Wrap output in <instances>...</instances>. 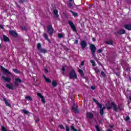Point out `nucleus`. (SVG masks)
<instances>
[{
    "label": "nucleus",
    "mask_w": 131,
    "mask_h": 131,
    "mask_svg": "<svg viewBox=\"0 0 131 131\" xmlns=\"http://www.w3.org/2000/svg\"><path fill=\"white\" fill-rule=\"evenodd\" d=\"M70 78L72 79H75L77 78V75H76V73L74 70H72L70 73Z\"/></svg>",
    "instance_id": "obj_1"
},
{
    "label": "nucleus",
    "mask_w": 131,
    "mask_h": 131,
    "mask_svg": "<svg viewBox=\"0 0 131 131\" xmlns=\"http://www.w3.org/2000/svg\"><path fill=\"white\" fill-rule=\"evenodd\" d=\"M47 32L50 35H53V33H54V29H53V27H52V26H48L47 27Z\"/></svg>",
    "instance_id": "obj_2"
},
{
    "label": "nucleus",
    "mask_w": 131,
    "mask_h": 131,
    "mask_svg": "<svg viewBox=\"0 0 131 131\" xmlns=\"http://www.w3.org/2000/svg\"><path fill=\"white\" fill-rule=\"evenodd\" d=\"M90 49L91 50L92 55L95 56V54L96 53V46L93 44H91L90 46Z\"/></svg>",
    "instance_id": "obj_3"
},
{
    "label": "nucleus",
    "mask_w": 131,
    "mask_h": 131,
    "mask_svg": "<svg viewBox=\"0 0 131 131\" xmlns=\"http://www.w3.org/2000/svg\"><path fill=\"white\" fill-rule=\"evenodd\" d=\"M69 24L73 31H76V28H75V25L71 21H69Z\"/></svg>",
    "instance_id": "obj_4"
},
{
    "label": "nucleus",
    "mask_w": 131,
    "mask_h": 131,
    "mask_svg": "<svg viewBox=\"0 0 131 131\" xmlns=\"http://www.w3.org/2000/svg\"><path fill=\"white\" fill-rule=\"evenodd\" d=\"M1 70L4 73H6V74H10V75L12 74L8 69H6V68L3 67H1Z\"/></svg>",
    "instance_id": "obj_5"
},
{
    "label": "nucleus",
    "mask_w": 131,
    "mask_h": 131,
    "mask_svg": "<svg viewBox=\"0 0 131 131\" xmlns=\"http://www.w3.org/2000/svg\"><path fill=\"white\" fill-rule=\"evenodd\" d=\"M37 95L38 97H39V98H41V102H42V103H46V100H45V97L43 96H42L41 93H37Z\"/></svg>",
    "instance_id": "obj_6"
},
{
    "label": "nucleus",
    "mask_w": 131,
    "mask_h": 131,
    "mask_svg": "<svg viewBox=\"0 0 131 131\" xmlns=\"http://www.w3.org/2000/svg\"><path fill=\"white\" fill-rule=\"evenodd\" d=\"M80 45L82 49H84L85 48H86L88 44H86V42H85V41L83 40L81 41Z\"/></svg>",
    "instance_id": "obj_7"
},
{
    "label": "nucleus",
    "mask_w": 131,
    "mask_h": 131,
    "mask_svg": "<svg viewBox=\"0 0 131 131\" xmlns=\"http://www.w3.org/2000/svg\"><path fill=\"white\" fill-rule=\"evenodd\" d=\"M2 79H3L4 81H7L8 82H10V81H11V78L6 77L4 76L2 77Z\"/></svg>",
    "instance_id": "obj_8"
},
{
    "label": "nucleus",
    "mask_w": 131,
    "mask_h": 131,
    "mask_svg": "<svg viewBox=\"0 0 131 131\" xmlns=\"http://www.w3.org/2000/svg\"><path fill=\"white\" fill-rule=\"evenodd\" d=\"M6 85L7 86V88H8V89H9V90H14V88L13 86V84L11 83V84H8L6 83Z\"/></svg>",
    "instance_id": "obj_9"
},
{
    "label": "nucleus",
    "mask_w": 131,
    "mask_h": 131,
    "mask_svg": "<svg viewBox=\"0 0 131 131\" xmlns=\"http://www.w3.org/2000/svg\"><path fill=\"white\" fill-rule=\"evenodd\" d=\"M72 109L75 113H78V110H77V106L75 105V104H73L72 106Z\"/></svg>",
    "instance_id": "obj_10"
},
{
    "label": "nucleus",
    "mask_w": 131,
    "mask_h": 131,
    "mask_svg": "<svg viewBox=\"0 0 131 131\" xmlns=\"http://www.w3.org/2000/svg\"><path fill=\"white\" fill-rule=\"evenodd\" d=\"M38 54L39 55V56H40L39 53H43V54H46V53H47V50L41 48L40 50H38Z\"/></svg>",
    "instance_id": "obj_11"
},
{
    "label": "nucleus",
    "mask_w": 131,
    "mask_h": 131,
    "mask_svg": "<svg viewBox=\"0 0 131 131\" xmlns=\"http://www.w3.org/2000/svg\"><path fill=\"white\" fill-rule=\"evenodd\" d=\"M124 27L125 29H127V30H131V25H125Z\"/></svg>",
    "instance_id": "obj_12"
},
{
    "label": "nucleus",
    "mask_w": 131,
    "mask_h": 131,
    "mask_svg": "<svg viewBox=\"0 0 131 131\" xmlns=\"http://www.w3.org/2000/svg\"><path fill=\"white\" fill-rule=\"evenodd\" d=\"M43 37L47 40H48V41H49V42H51V40H50V39L49 38V37H48V35L47 34V33H43Z\"/></svg>",
    "instance_id": "obj_13"
},
{
    "label": "nucleus",
    "mask_w": 131,
    "mask_h": 131,
    "mask_svg": "<svg viewBox=\"0 0 131 131\" xmlns=\"http://www.w3.org/2000/svg\"><path fill=\"white\" fill-rule=\"evenodd\" d=\"M111 103H110V102H107L106 104V108L107 109H108V110H110V109H112V106L111 105Z\"/></svg>",
    "instance_id": "obj_14"
},
{
    "label": "nucleus",
    "mask_w": 131,
    "mask_h": 131,
    "mask_svg": "<svg viewBox=\"0 0 131 131\" xmlns=\"http://www.w3.org/2000/svg\"><path fill=\"white\" fill-rule=\"evenodd\" d=\"M112 106H113L114 111L117 112L118 111L117 110V107L116 106V105H115V103H114V102H112Z\"/></svg>",
    "instance_id": "obj_15"
},
{
    "label": "nucleus",
    "mask_w": 131,
    "mask_h": 131,
    "mask_svg": "<svg viewBox=\"0 0 131 131\" xmlns=\"http://www.w3.org/2000/svg\"><path fill=\"white\" fill-rule=\"evenodd\" d=\"M125 33V30L124 29L120 30L118 32V34H124Z\"/></svg>",
    "instance_id": "obj_16"
},
{
    "label": "nucleus",
    "mask_w": 131,
    "mask_h": 131,
    "mask_svg": "<svg viewBox=\"0 0 131 131\" xmlns=\"http://www.w3.org/2000/svg\"><path fill=\"white\" fill-rule=\"evenodd\" d=\"M94 116V115L93 114V113H87V117H88V118H93Z\"/></svg>",
    "instance_id": "obj_17"
},
{
    "label": "nucleus",
    "mask_w": 131,
    "mask_h": 131,
    "mask_svg": "<svg viewBox=\"0 0 131 131\" xmlns=\"http://www.w3.org/2000/svg\"><path fill=\"white\" fill-rule=\"evenodd\" d=\"M10 34H11V35H13V36H17V33H16V32L14 31H10L9 32Z\"/></svg>",
    "instance_id": "obj_18"
},
{
    "label": "nucleus",
    "mask_w": 131,
    "mask_h": 131,
    "mask_svg": "<svg viewBox=\"0 0 131 131\" xmlns=\"http://www.w3.org/2000/svg\"><path fill=\"white\" fill-rule=\"evenodd\" d=\"M93 101H94V102H95V103H96V104H97V105H98V106H99V107H100V108H102V105L101 104H100L99 103V102H98V101H97V100L94 99Z\"/></svg>",
    "instance_id": "obj_19"
},
{
    "label": "nucleus",
    "mask_w": 131,
    "mask_h": 131,
    "mask_svg": "<svg viewBox=\"0 0 131 131\" xmlns=\"http://www.w3.org/2000/svg\"><path fill=\"white\" fill-rule=\"evenodd\" d=\"M70 12H71V13H72V14L74 17H77L78 16L76 12H74L72 10H70Z\"/></svg>",
    "instance_id": "obj_20"
},
{
    "label": "nucleus",
    "mask_w": 131,
    "mask_h": 131,
    "mask_svg": "<svg viewBox=\"0 0 131 131\" xmlns=\"http://www.w3.org/2000/svg\"><path fill=\"white\" fill-rule=\"evenodd\" d=\"M4 101H5L6 106H9V107L11 106V104H10V102H9V101H8L6 99H4Z\"/></svg>",
    "instance_id": "obj_21"
},
{
    "label": "nucleus",
    "mask_w": 131,
    "mask_h": 131,
    "mask_svg": "<svg viewBox=\"0 0 131 131\" xmlns=\"http://www.w3.org/2000/svg\"><path fill=\"white\" fill-rule=\"evenodd\" d=\"M43 77H44V78H45V79L46 82H48V83L51 82V79H50L47 78V77H46V76H45V75L43 76Z\"/></svg>",
    "instance_id": "obj_22"
},
{
    "label": "nucleus",
    "mask_w": 131,
    "mask_h": 131,
    "mask_svg": "<svg viewBox=\"0 0 131 131\" xmlns=\"http://www.w3.org/2000/svg\"><path fill=\"white\" fill-rule=\"evenodd\" d=\"M53 12L55 15L56 16V17H59V15L58 14V10H54Z\"/></svg>",
    "instance_id": "obj_23"
},
{
    "label": "nucleus",
    "mask_w": 131,
    "mask_h": 131,
    "mask_svg": "<svg viewBox=\"0 0 131 131\" xmlns=\"http://www.w3.org/2000/svg\"><path fill=\"white\" fill-rule=\"evenodd\" d=\"M105 43H107V45H113V42L112 40H108L105 42Z\"/></svg>",
    "instance_id": "obj_24"
},
{
    "label": "nucleus",
    "mask_w": 131,
    "mask_h": 131,
    "mask_svg": "<svg viewBox=\"0 0 131 131\" xmlns=\"http://www.w3.org/2000/svg\"><path fill=\"white\" fill-rule=\"evenodd\" d=\"M15 82H19V83L22 82V80L19 78H15Z\"/></svg>",
    "instance_id": "obj_25"
},
{
    "label": "nucleus",
    "mask_w": 131,
    "mask_h": 131,
    "mask_svg": "<svg viewBox=\"0 0 131 131\" xmlns=\"http://www.w3.org/2000/svg\"><path fill=\"white\" fill-rule=\"evenodd\" d=\"M3 39L5 41H9V38L8 37L6 36L5 35L3 36Z\"/></svg>",
    "instance_id": "obj_26"
},
{
    "label": "nucleus",
    "mask_w": 131,
    "mask_h": 131,
    "mask_svg": "<svg viewBox=\"0 0 131 131\" xmlns=\"http://www.w3.org/2000/svg\"><path fill=\"white\" fill-rule=\"evenodd\" d=\"M37 48L38 49V51L40 50L41 49V45L40 43L37 44Z\"/></svg>",
    "instance_id": "obj_27"
},
{
    "label": "nucleus",
    "mask_w": 131,
    "mask_h": 131,
    "mask_svg": "<svg viewBox=\"0 0 131 131\" xmlns=\"http://www.w3.org/2000/svg\"><path fill=\"white\" fill-rule=\"evenodd\" d=\"M25 99H26V100H27V101H32V98H31V97L30 96H26L25 97Z\"/></svg>",
    "instance_id": "obj_28"
},
{
    "label": "nucleus",
    "mask_w": 131,
    "mask_h": 131,
    "mask_svg": "<svg viewBox=\"0 0 131 131\" xmlns=\"http://www.w3.org/2000/svg\"><path fill=\"white\" fill-rule=\"evenodd\" d=\"M21 112L24 113V114H28L29 113V112L26 110H22Z\"/></svg>",
    "instance_id": "obj_29"
},
{
    "label": "nucleus",
    "mask_w": 131,
    "mask_h": 131,
    "mask_svg": "<svg viewBox=\"0 0 131 131\" xmlns=\"http://www.w3.org/2000/svg\"><path fill=\"white\" fill-rule=\"evenodd\" d=\"M52 85L54 88H55V86H57V82L56 81H53Z\"/></svg>",
    "instance_id": "obj_30"
},
{
    "label": "nucleus",
    "mask_w": 131,
    "mask_h": 131,
    "mask_svg": "<svg viewBox=\"0 0 131 131\" xmlns=\"http://www.w3.org/2000/svg\"><path fill=\"white\" fill-rule=\"evenodd\" d=\"M78 71L81 75H84V73H83V71H82V70L79 69Z\"/></svg>",
    "instance_id": "obj_31"
},
{
    "label": "nucleus",
    "mask_w": 131,
    "mask_h": 131,
    "mask_svg": "<svg viewBox=\"0 0 131 131\" xmlns=\"http://www.w3.org/2000/svg\"><path fill=\"white\" fill-rule=\"evenodd\" d=\"M62 74H63V75H65V68L64 67L62 68Z\"/></svg>",
    "instance_id": "obj_32"
},
{
    "label": "nucleus",
    "mask_w": 131,
    "mask_h": 131,
    "mask_svg": "<svg viewBox=\"0 0 131 131\" xmlns=\"http://www.w3.org/2000/svg\"><path fill=\"white\" fill-rule=\"evenodd\" d=\"M100 114H101V115H104V110L102 108L100 110Z\"/></svg>",
    "instance_id": "obj_33"
},
{
    "label": "nucleus",
    "mask_w": 131,
    "mask_h": 131,
    "mask_svg": "<svg viewBox=\"0 0 131 131\" xmlns=\"http://www.w3.org/2000/svg\"><path fill=\"white\" fill-rule=\"evenodd\" d=\"M91 63H92L93 66H96V62L94 60H91Z\"/></svg>",
    "instance_id": "obj_34"
},
{
    "label": "nucleus",
    "mask_w": 131,
    "mask_h": 131,
    "mask_svg": "<svg viewBox=\"0 0 131 131\" xmlns=\"http://www.w3.org/2000/svg\"><path fill=\"white\" fill-rule=\"evenodd\" d=\"M71 129L73 131H77V129H76L73 126H71Z\"/></svg>",
    "instance_id": "obj_35"
},
{
    "label": "nucleus",
    "mask_w": 131,
    "mask_h": 131,
    "mask_svg": "<svg viewBox=\"0 0 131 131\" xmlns=\"http://www.w3.org/2000/svg\"><path fill=\"white\" fill-rule=\"evenodd\" d=\"M101 74L102 76H103V77H105L106 74H105V73L103 71L101 72Z\"/></svg>",
    "instance_id": "obj_36"
},
{
    "label": "nucleus",
    "mask_w": 131,
    "mask_h": 131,
    "mask_svg": "<svg viewBox=\"0 0 131 131\" xmlns=\"http://www.w3.org/2000/svg\"><path fill=\"white\" fill-rule=\"evenodd\" d=\"M2 131H8V130H7V128H6V127H5L4 126H2Z\"/></svg>",
    "instance_id": "obj_37"
},
{
    "label": "nucleus",
    "mask_w": 131,
    "mask_h": 131,
    "mask_svg": "<svg viewBox=\"0 0 131 131\" xmlns=\"http://www.w3.org/2000/svg\"><path fill=\"white\" fill-rule=\"evenodd\" d=\"M58 36L59 38H62L63 37V35L61 33L58 34Z\"/></svg>",
    "instance_id": "obj_38"
},
{
    "label": "nucleus",
    "mask_w": 131,
    "mask_h": 131,
    "mask_svg": "<svg viewBox=\"0 0 131 131\" xmlns=\"http://www.w3.org/2000/svg\"><path fill=\"white\" fill-rule=\"evenodd\" d=\"M95 127H96V130H97V131H101V130H100V128L99 127V126L96 125V126H95Z\"/></svg>",
    "instance_id": "obj_39"
},
{
    "label": "nucleus",
    "mask_w": 131,
    "mask_h": 131,
    "mask_svg": "<svg viewBox=\"0 0 131 131\" xmlns=\"http://www.w3.org/2000/svg\"><path fill=\"white\" fill-rule=\"evenodd\" d=\"M59 126L60 128H61V129H65V128L64 127L63 125H59Z\"/></svg>",
    "instance_id": "obj_40"
},
{
    "label": "nucleus",
    "mask_w": 131,
    "mask_h": 131,
    "mask_svg": "<svg viewBox=\"0 0 131 131\" xmlns=\"http://www.w3.org/2000/svg\"><path fill=\"white\" fill-rule=\"evenodd\" d=\"M66 129L67 131H70V129H69V127L68 125L66 126Z\"/></svg>",
    "instance_id": "obj_41"
},
{
    "label": "nucleus",
    "mask_w": 131,
    "mask_h": 131,
    "mask_svg": "<svg viewBox=\"0 0 131 131\" xmlns=\"http://www.w3.org/2000/svg\"><path fill=\"white\" fill-rule=\"evenodd\" d=\"M13 71H14V72H15V73H18V70H17V69H13Z\"/></svg>",
    "instance_id": "obj_42"
},
{
    "label": "nucleus",
    "mask_w": 131,
    "mask_h": 131,
    "mask_svg": "<svg viewBox=\"0 0 131 131\" xmlns=\"http://www.w3.org/2000/svg\"><path fill=\"white\" fill-rule=\"evenodd\" d=\"M128 120H129V117L126 116V118H125V121H128Z\"/></svg>",
    "instance_id": "obj_43"
},
{
    "label": "nucleus",
    "mask_w": 131,
    "mask_h": 131,
    "mask_svg": "<svg viewBox=\"0 0 131 131\" xmlns=\"http://www.w3.org/2000/svg\"><path fill=\"white\" fill-rule=\"evenodd\" d=\"M68 5L70 8H71L72 7V4H71V3H68Z\"/></svg>",
    "instance_id": "obj_44"
},
{
    "label": "nucleus",
    "mask_w": 131,
    "mask_h": 131,
    "mask_svg": "<svg viewBox=\"0 0 131 131\" xmlns=\"http://www.w3.org/2000/svg\"><path fill=\"white\" fill-rule=\"evenodd\" d=\"M84 64V62L82 61V62H81L80 65V68H81V66H83Z\"/></svg>",
    "instance_id": "obj_45"
},
{
    "label": "nucleus",
    "mask_w": 131,
    "mask_h": 131,
    "mask_svg": "<svg viewBox=\"0 0 131 131\" xmlns=\"http://www.w3.org/2000/svg\"><path fill=\"white\" fill-rule=\"evenodd\" d=\"M14 84L15 86H18L19 85L17 82H14Z\"/></svg>",
    "instance_id": "obj_46"
},
{
    "label": "nucleus",
    "mask_w": 131,
    "mask_h": 131,
    "mask_svg": "<svg viewBox=\"0 0 131 131\" xmlns=\"http://www.w3.org/2000/svg\"><path fill=\"white\" fill-rule=\"evenodd\" d=\"M91 89L92 90H96V87H95L94 86H92Z\"/></svg>",
    "instance_id": "obj_47"
},
{
    "label": "nucleus",
    "mask_w": 131,
    "mask_h": 131,
    "mask_svg": "<svg viewBox=\"0 0 131 131\" xmlns=\"http://www.w3.org/2000/svg\"><path fill=\"white\" fill-rule=\"evenodd\" d=\"M75 43H78V40H75V42H74Z\"/></svg>",
    "instance_id": "obj_48"
},
{
    "label": "nucleus",
    "mask_w": 131,
    "mask_h": 131,
    "mask_svg": "<svg viewBox=\"0 0 131 131\" xmlns=\"http://www.w3.org/2000/svg\"><path fill=\"white\" fill-rule=\"evenodd\" d=\"M98 53H102V50H101V49H99V50H98Z\"/></svg>",
    "instance_id": "obj_49"
},
{
    "label": "nucleus",
    "mask_w": 131,
    "mask_h": 131,
    "mask_svg": "<svg viewBox=\"0 0 131 131\" xmlns=\"http://www.w3.org/2000/svg\"><path fill=\"white\" fill-rule=\"evenodd\" d=\"M45 73H48V70L47 69H45Z\"/></svg>",
    "instance_id": "obj_50"
},
{
    "label": "nucleus",
    "mask_w": 131,
    "mask_h": 131,
    "mask_svg": "<svg viewBox=\"0 0 131 131\" xmlns=\"http://www.w3.org/2000/svg\"><path fill=\"white\" fill-rule=\"evenodd\" d=\"M93 41H96V39L95 38H92Z\"/></svg>",
    "instance_id": "obj_51"
},
{
    "label": "nucleus",
    "mask_w": 131,
    "mask_h": 131,
    "mask_svg": "<svg viewBox=\"0 0 131 131\" xmlns=\"http://www.w3.org/2000/svg\"><path fill=\"white\" fill-rule=\"evenodd\" d=\"M106 108V107H103V108H100V109H103V110H105Z\"/></svg>",
    "instance_id": "obj_52"
},
{
    "label": "nucleus",
    "mask_w": 131,
    "mask_h": 131,
    "mask_svg": "<svg viewBox=\"0 0 131 131\" xmlns=\"http://www.w3.org/2000/svg\"><path fill=\"white\" fill-rule=\"evenodd\" d=\"M129 100H130H130H131V96H129Z\"/></svg>",
    "instance_id": "obj_53"
},
{
    "label": "nucleus",
    "mask_w": 131,
    "mask_h": 131,
    "mask_svg": "<svg viewBox=\"0 0 131 131\" xmlns=\"http://www.w3.org/2000/svg\"><path fill=\"white\" fill-rule=\"evenodd\" d=\"M36 122H37L39 121V120L38 119V120H36Z\"/></svg>",
    "instance_id": "obj_54"
},
{
    "label": "nucleus",
    "mask_w": 131,
    "mask_h": 131,
    "mask_svg": "<svg viewBox=\"0 0 131 131\" xmlns=\"http://www.w3.org/2000/svg\"><path fill=\"white\" fill-rule=\"evenodd\" d=\"M1 48H2V45L1 44H0V49H1Z\"/></svg>",
    "instance_id": "obj_55"
},
{
    "label": "nucleus",
    "mask_w": 131,
    "mask_h": 131,
    "mask_svg": "<svg viewBox=\"0 0 131 131\" xmlns=\"http://www.w3.org/2000/svg\"><path fill=\"white\" fill-rule=\"evenodd\" d=\"M73 0H69L70 2H72Z\"/></svg>",
    "instance_id": "obj_56"
},
{
    "label": "nucleus",
    "mask_w": 131,
    "mask_h": 131,
    "mask_svg": "<svg viewBox=\"0 0 131 131\" xmlns=\"http://www.w3.org/2000/svg\"><path fill=\"white\" fill-rule=\"evenodd\" d=\"M111 128L113 127V126H111Z\"/></svg>",
    "instance_id": "obj_57"
},
{
    "label": "nucleus",
    "mask_w": 131,
    "mask_h": 131,
    "mask_svg": "<svg viewBox=\"0 0 131 131\" xmlns=\"http://www.w3.org/2000/svg\"><path fill=\"white\" fill-rule=\"evenodd\" d=\"M119 109H120V110H121V108H120L119 107Z\"/></svg>",
    "instance_id": "obj_58"
},
{
    "label": "nucleus",
    "mask_w": 131,
    "mask_h": 131,
    "mask_svg": "<svg viewBox=\"0 0 131 131\" xmlns=\"http://www.w3.org/2000/svg\"><path fill=\"white\" fill-rule=\"evenodd\" d=\"M1 28H3V27H2Z\"/></svg>",
    "instance_id": "obj_59"
}]
</instances>
